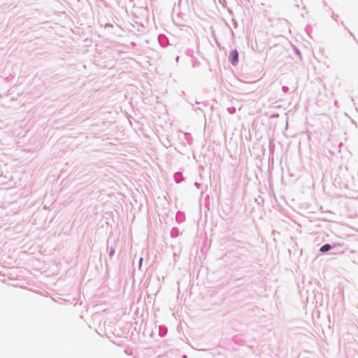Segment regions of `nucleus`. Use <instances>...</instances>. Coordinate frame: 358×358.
I'll use <instances>...</instances> for the list:
<instances>
[{
    "instance_id": "obj_1",
    "label": "nucleus",
    "mask_w": 358,
    "mask_h": 358,
    "mask_svg": "<svg viewBox=\"0 0 358 358\" xmlns=\"http://www.w3.org/2000/svg\"><path fill=\"white\" fill-rule=\"evenodd\" d=\"M231 57V63L233 64H235L238 62V53L237 50H232L230 52Z\"/></svg>"
},
{
    "instance_id": "obj_2",
    "label": "nucleus",
    "mask_w": 358,
    "mask_h": 358,
    "mask_svg": "<svg viewBox=\"0 0 358 358\" xmlns=\"http://www.w3.org/2000/svg\"><path fill=\"white\" fill-rule=\"evenodd\" d=\"M331 248V245L325 244L320 248V251L321 252H326L329 251Z\"/></svg>"
},
{
    "instance_id": "obj_3",
    "label": "nucleus",
    "mask_w": 358,
    "mask_h": 358,
    "mask_svg": "<svg viewBox=\"0 0 358 358\" xmlns=\"http://www.w3.org/2000/svg\"><path fill=\"white\" fill-rule=\"evenodd\" d=\"M143 262V258H141L139 260V265L141 266Z\"/></svg>"
}]
</instances>
